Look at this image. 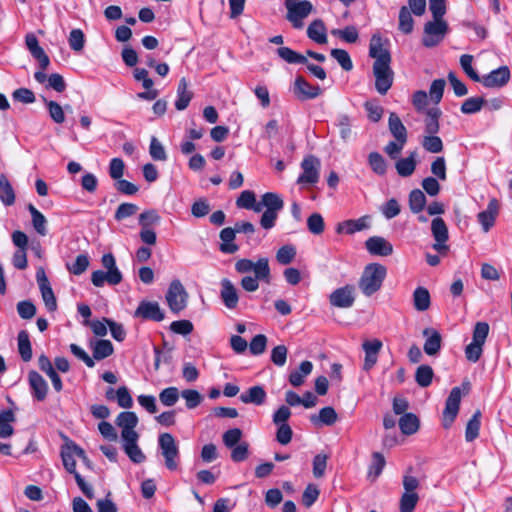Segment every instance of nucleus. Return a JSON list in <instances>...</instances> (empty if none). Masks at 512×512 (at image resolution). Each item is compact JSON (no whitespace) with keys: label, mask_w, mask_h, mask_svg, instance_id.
Wrapping results in <instances>:
<instances>
[{"label":"nucleus","mask_w":512,"mask_h":512,"mask_svg":"<svg viewBox=\"0 0 512 512\" xmlns=\"http://www.w3.org/2000/svg\"><path fill=\"white\" fill-rule=\"evenodd\" d=\"M70 48L75 52L83 50L85 45V36L81 29H72L68 38Z\"/></svg>","instance_id":"obj_58"},{"label":"nucleus","mask_w":512,"mask_h":512,"mask_svg":"<svg viewBox=\"0 0 512 512\" xmlns=\"http://www.w3.org/2000/svg\"><path fill=\"white\" fill-rule=\"evenodd\" d=\"M338 420V415L333 407L327 406L319 411L318 415H311L310 421L315 426H332Z\"/></svg>","instance_id":"obj_29"},{"label":"nucleus","mask_w":512,"mask_h":512,"mask_svg":"<svg viewBox=\"0 0 512 512\" xmlns=\"http://www.w3.org/2000/svg\"><path fill=\"white\" fill-rule=\"evenodd\" d=\"M0 200L6 206H11L15 202L14 190L4 174L0 175Z\"/></svg>","instance_id":"obj_44"},{"label":"nucleus","mask_w":512,"mask_h":512,"mask_svg":"<svg viewBox=\"0 0 512 512\" xmlns=\"http://www.w3.org/2000/svg\"><path fill=\"white\" fill-rule=\"evenodd\" d=\"M423 336L426 337L423 349L429 356L436 355L441 349L442 337L440 333L433 328L423 330Z\"/></svg>","instance_id":"obj_27"},{"label":"nucleus","mask_w":512,"mask_h":512,"mask_svg":"<svg viewBox=\"0 0 512 512\" xmlns=\"http://www.w3.org/2000/svg\"><path fill=\"white\" fill-rule=\"evenodd\" d=\"M481 416V411L476 410L468 421L465 429V439L467 442H472L478 437L481 425Z\"/></svg>","instance_id":"obj_40"},{"label":"nucleus","mask_w":512,"mask_h":512,"mask_svg":"<svg viewBox=\"0 0 512 512\" xmlns=\"http://www.w3.org/2000/svg\"><path fill=\"white\" fill-rule=\"evenodd\" d=\"M287 19L293 27L300 29L303 27V20L312 12L313 5L307 0L286 4Z\"/></svg>","instance_id":"obj_8"},{"label":"nucleus","mask_w":512,"mask_h":512,"mask_svg":"<svg viewBox=\"0 0 512 512\" xmlns=\"http://www.w3.org/2000/svg\"><path fill=\"white\" fill-rule=\"evenodd\" d=\"M25 42L31 55L39 62L41 69H47L50 60L43 48L40 47L37 37L30 33L26 35Z\"/></svg>","instance_id":"obj_21"},{"label":"nucleus","mask_w":512,"mask_h":512,"mask_svg":"<svg viewBox=\"0 0 512 512\" xmlns=\"http://www.w3.org/2000/svg\"><path fill=\"white\" fill-rule=\"evenodd\" d=\"M320 160L313 156H306L301 162L302 173L297 179L300 185H313L318 182L320 176Z\"/></svg>","instance_id":"obj_6"},{"label":"nucleus","mask_w":512,"mask_h":512,"mask_svg":"<svg viewBox=\"0 0 512 512\" xmlns=\"http://www.w3.org/2000/svg\"><path fill=\"white\" fill-rule=\"evenodd\" d=\"M220 297L228 309L232 310L237 307L239 301L237 289L233 283L226 278L221 281Z\"/></svg>","instance_id":"obj_25"},{"label":"nucleus","mask_w":512,"mask_h":512,"mask_svg":"<svg viewBox=\"0 0 512 512\" xmlns=\"http://www.w3.org/2000/svg\"><path fill=\"white\" fill-rule=\"evenodd\" d=\"M414 20L409 9L406 6L401 7L399 11V30L404 34H410L413 31Z\"/></svg>","instance_id":"obj_52"},{"label":"nucleus","mask_w":512,"mask_h":512,"mask_svg":"<svg viewBox=\"0 0 512 512\" xmlns=\"http://www.w3.org/2000/svg\"><path fill=\"white\" fill-rule=\"evenodd\" d=\"M441 116L440 109L434 107L426 112L425 133L437 134L440 130L439 118Z\"/></svg>","instance_id":"obj_41"},{"label":"nucleus","mask_w":512,"mask_h":512,"mask_svg":"<svg viewBox=\"0 0 512 512\" xmlns=\"http://www.w3.org/2000/svg\"><path fill=\"white\" fill-rule=\"evenodd\" d=\"M313 370V364L310 361L301 362L298 369L292 371L289 375V382L294 387H299L305 382V378L310 375Z\"/></svg>","instance_id":"obj_33"},{"label":"nucleus","mask_w":512,"mask_h":512,"mask_svg":"<svg viewBox=\"0 0 512 512\" xmlns=\"http://www.w3.org/2000/svg\"><path fill=\"white\" fill-rule=\"evenodd\" d=\"M51 119L57 123L62 124L65 121L64 108L59 103L53 100L44 99Z\"/></svg>","instance_id":"obj_54"},{"label":"nucleus","mask_w":512,"mask_h":512,"mask_svg":"<svg viewBox=\"0 0 512 512\" xmlns=\"http://www.w3.org/2000/svg\"><path fill=\"white\" fill-rule=\"evenodd\" d=\"M235 234V228L227 227L221 230L220 239L222 240V244L220 246V250L223 253L233 254L238 251L239 247L233 243Z\"/></svg>","instance_id":"obj_35"},{"label":"nucleus","mask_w":512,"mask_h":512,"mask_svg":"<svg viewBox=\"0 0 512 512\" xmlns=\"http://www.w3.org/2000/svg\"><path fill=\"white\" fill-rule=\"evenodd\" d=\"M28 210L32 217V224L34 229L41 236H45L47 234V220L45 216L38 211L32 204L28 205Z\"/></svg>","instance_id":"obj_46"},{"label":"nucleus","mask_w":512,"mask_h":512,"mask_svg":"<svg viewBox=\"0 0 512 512\" xmlns=\"http://www.w3.org/2000/svg\"><path fill=\"white\" fill-rule=\"evenodd\" d=\"M193 97V93L188 90L187 80L183 77L180 79L177 88V99L175 101V108L179 111L186 109Z\"/></svg>","instance_id":"obj_32"},{"label":"nucleus","mask_w":512,"mask_h":512,"mask_svg":"<svg viewBox=\"0 0 512 512\" xmlns=\"http://www.w3.org/2000/svg\"><path fill=\"white\" fill-rule=\"evenodd\" d=\"M417 153L411 152L408 157L406 158H400L395 163V169L399 176L401 177H409L411 176L417 165Z\"/></svg>","instance_id":"obj_30"},{"label":"nucleus","mask_w":512,"mask_h":512,"mask_svg":"<svg viewBox=\"0 0 512 512\" xmlns=\"http://www.w3.org/2000/svg\"><path fill=\"white\" fill-rule=\"evenodd\" d=\"M89 266V258L85 254L76 257L73 264H66L68 271L74 275H81Z\"/></svg>","instance_id":"obj_59"},{"label":"nucleus","mask_w":512,"mask_h":512,"mask_svg":"<svg viewBox=\"0 0 512 512\" xmlns=\"http://www.w3.org/2000/svg\"><path fill=\"white\" fill-rule=\"evenodd\" d=\"M182 398L185 400L186 407L188 409H194L200 405L203 400V396L194 389H186L181 392Z\"/></svg>","instance_id":"obj_61"},{"label":"nucleus","mask_w":512,"mask_h":512,"mask_svg":"<svg viewBox=\"0 0 512 512\" xmlns=\"http://www.w3.org/2000/svg\"><path fill=\"white\" fill-rule=\"evenodd\" d=\"M331 56L339 63L345 71H350L353 68L352 60L346 50L332 49Z\"/></svg>","instance_id":"obj_62"},{"label":"nucleus","mask_w":512,"mask_h":512,"mask_svg":"<svg viewBox=\"0 0 512 512\" xmlns=\"http://www.w3.org/2000/svg\"><path fill=\"white\" fill-rule=\"evenodd\" d=\"M375 88L381 95H385L393 84L394 73L390 63H373Z\"/></svg>","instance_id":"obj_9"},{"label":"nucleus","mask_w":512,"mask_h":512,"mask_svg":"<svg viewBox=\"0 0 512 512\" xmlns=\"http://www.w3.org/2000/svg\"><path fill=\"white\" fill-rule=\"evenodd\" d=\"M15 421V415L12 410H3L0 412V437L8 438L14 433L11 423Z\"/></svg>","instance_id":"obj_42"},{"label":"nucleus","mask_w":512,"mask_h":512,"mask_svg":"<svg viewBox=\"0 0 512 512\" xmlns=\"http://www.w3.org/2000/svg\"><path fill=\"white\" fill-rule=\"evenodd\" d=\"M158 444L167 469L174 471L179 464V447L170 433L159 435Z\"/></svg>","instance_id":"obj_3"},{"label":"nucleus","mask_w":512,"mask_h":512,"mask_svg":"<svg viewBox=\"0 0 512 512\" xmlns=\"http://www.w3.org/2000/svg\"><path fill=\"white\" fill-rule=\"evenodd\" d=\"M296 256V249L293 245H284L276 253V259L280 264L287 265Z\"/></svg>","instance_id":"obj_63"},{"label":"nucleus","mask_w":512,"mask_h":512,"mask_svg":"<svg viewBox=\"0 0 512 512\" xmlns=\"http://www.w3.org/2000/svg\"><path fill=\"white\" fill-rule=\"evenodd\" d=\"M426 196L420 189H414L409 194V208L413 214H419L426 205Z\"/></svg>","instance_id":"obj_45"},{"label":"nucleus","mask_w":512,"mask_h":512,"mask_svg":"<svg viewBox=\"0 0 512 512\" xmlns=\"http://www.w3.org/2000/svg\"><path fill=\"white\" fill-rule=\"evenodd\" d=\"M329 302L333 307L347 309L354 305L355 288L352 285H345L335 289L329 296Z\"/></svg>","instance_id":"obj_12"},{"label":"nucleus","mask_w":512,"mask_h":512,"mask_svg":"<svg viewBox=\"0 0 512 512\" xmlns=\"http://www.w3.org/2000/svg\"><path fill=\"white\" fill-rule=\"evenodd\" d=\"M422 147L430 153H440L443 150V142L436 134H426L421 140Z\"/></svg>","instance_id":"obj_49"},{"label":"nucleus","mask_w":512,"mask_h":512,"mask_svg":"<svg viewBox=\"0 0 512 512\" xmlns=\"http://www.w3.org/2000/svg\"><path fill=\"white\" fill-rule=\"evenodd\" d=\"M278 56L290 64H302L307 63V58L290 49L289 47H280L277 49Z\"/></svg>","instance_id":"obj_48"},{"label":"nucleus","mask_w":512,"mask_h":512,"mask_svg":"<svg viewBox=\"0 0 512 512\" xmlns=\"http://www.w3.org/2000/svg\"><path fill=\"white\" fill-rule=\"evenodd\" d=\"M91 281L96 287H102L105 282L110 285H117L122 281V274L116 271L104 272L97 270L92 273Z\"/></svg>","instance_id":"obj_28"},{"label":"nucleus","mask_w":512,"mask_h":512,"mask_svg":"<svg viewBox=\"0 0 512 512\" xmlns=\"http://www.w3.org/2000/svg\"><path fill=\"white\" fill-rule=\"evenodd\" d=\"M266 392L262 386L250 387L240 395V400L245 404L262 405L266 400Z\"/></svg>","instance_id":"obj_31"},{"label":"nucleus","mask_w":512,"mask_h":512,"mask_svg":"<svg viewBox=\"0 0 512 512\" xmlns=\"http://www.w3.org/2000/svg\"><path fill=\"white\" fill-rule=\"evenodd\" d=\"M419 419L413 413H405L399 419V428L404 435H412L419 429Z\"/></svg>","instance_id":"obj_37"},{"label":"nucleus","mask_w":512,"mask_h":512,"mask_svg":"<svg viewBox=\"0 0 512 512\" xmlns=\"http://www.w3.org/2000/svg\"><path fill=\"white\" fill-rule=\"evenodd\" d=\"M488 333L489 324L487 322H477L475 324L472 342L465 348V356L468 361L476 363L480 359Z\"/></svg>","instance_id":"obj_2"},{"label":"nucleus","mask_w":512,"mask_h":512,"mask_svg":"<svg viewBox=\"0 0 512 512\" xmlns=\"http://www.w3.org/2000/svg\"><path fill=\"white\" fill-rule=\"evenodd\" d=\"M386 267L379 263L368 264L359 279L358 286L365 296H372L380 290L386 277Z\"/></svg>","instance_id":"obj_1"},{"label":"nucleus","mask_w":512,"mask_h":512,"mask_svg":"<svg viewBox=\"0 0 512 512\" xmlns=\"http://www.w3.org/2000/svg\"><path fill=\"white\" fill-rule=\"evenodd\" d=\"M389 131L395 140L407 141V129L401 119L394 112H391L388 120Z\"/></svg>","instance_id":"obj_36"},{"label":"nucleus","mask_w":512,"mask_h":512,"mask_svg":"<svg viewBox=\"0 0 512 512\" xmlns=\"http://www.w3.org/2000/svg\"><path fill=\"white\" fill-rule=\"evenodd\" d=\"M114 349L109 340H98L93 347V358L102 360L112 355Z\"/></svg>","instance_id":"obj_50"},{"label":"nucleus","mask_w":512,"mask_h":512,"mask_svg":"<svg viewBox=\"0 0 512 512\" xmlns=\"http://www.w3.org/2000/svg\"><path fill=\"white\" fill-rule=\"evenodd\" d=\"M434 376L433 369L429 365H421L415 373V380L421 387H428L432 383Z\"/></svg>","instance_id":"obj_51"},{"label":"nucleus","mask_w":512,"mask_h":512,"mask_svg":"<svg viewBox=\"0 0 512 512\" xmlns=\"http://www.w3.org/2000/svg\"><path fill=\"white\" fill-rule=\"evenodd\" d=\"M36 280L41 291L42 299L45 303L46 308L53 312L57 309V301L54 292L49 283L48 277L46 276L43 267H39L36 272Z\"/></svg>","instance_id":"obj_13"},{"label":"nucleus","mask_w":512,"mask_h":512,"mask_svg":"<svg viewBox=\"0 0 512 512\" xmlns=\"http://www.w3.org/2000/svg\"><path fill=\"white\" fill-rule=\"evenodd\" d=\"M448 31V24L443 19L429 21L424 25V35L422 44L425 47H434L438 45L445 37Z\"/></svg>","instance_id":"obj_5"},{"label":"nucleus","mask_w":512,"mask_h":512,"mask_svg":"<svg viewBox=\"0 0 512 512\" xmlns=\"http://www.w3.org/2000/svg\"><path fill=\"white\" fill-rule=\"evenodd\" d=\"M499 210L500 204L498 200L496 198H491L487 208L478 213L477 220L484 232H488L494 226Z\"/></svg>","instance_id":"obj_14"},{"label":"nucleus","mask_w":512,"mask_h":512,"mask_svg":"<svg viewBox=\"0 0 512 512\" xmlns=\"http://www.w3.org/2000/svg\"><path fill=\"white\" fill-rule=\"evenodd\" d=\"M365 352L363 369L369 371L378 360V353L382 348V342L378 339L365 341L362 345Z\"/></svg>","instance_id":"obj_23"},{"label":"nucleus","mask_w":512,"mask_h":512,"mask_svg":"<svg viewBox=\"0 0 512 512\" xmlns=\"http://www.w3.org/2000/svg\"><path fill=\"white\" fill-rule=\"evenodd\" d=\"M139 435L122 439V448L129 459L134 463H142L146 456L138 445Z\"/></svg>","instance_id":"obj_22"},{"label":"nucleus","mask_w":512,"mask_h":512,"mask_svg":"<svg viewBox=\"0 0 512 512\" xmlns=\"http://www.w3.org/2000/svg\"><path fill=\"white\" fill-rule=\"evenodd\" d=\"M261 197H262V204L265 206L266 210H268V211L279 212L284 207V202H283L282 198L274 192H267V193L263 194Z\"/></svg>","instance_id":"obj_47"},{"label":"nucleus","mask_w":512,"mask_h":512,"mask_svg":"<svg viewBox=\"0 0 512 512\" xmlns=\"http://www.w3.org/2000/svg\"><path fill=\"white\" fill-rule=\"evenodd\" d=\"M368 165L371 170L378 176H385L388 169V164L385 158L378 152H371L368 155Z\"/></svg>","instance_id":"obj_38"},{"label":"nucleus","mask_w":512,"mask_h":512,"mask_svg":"<svg viewBox=\"0 0 512 512\" xmlns=\"http://www.w3.org/2000/svg\"><path fill=\"white\" fill-rule=\"evenodd\" d=\"M179 399V390L176 387L163 389L159 394L160 402L167 407L173 406Z\"/></svg>","instance_id":"obj_60"},{"label":"nucleus","mask_w":512,"mask_h":512,"mask_svg":"<svg viewBox=\"0 0 512 512\" xmlns=\"http://www.w3.org/2000/svg\"><path fill=\"white\" fill-rule=\"evenodd\" d=\"M431 304L429 291L424 287H418L413 292V305L417 311H426Z\"/></svg>","instance_id":"obj_39"},{"label":"nucleus","mask_w":512,"mask_h":512,"mask_svg":"<svg viewBox=\"0 0 512 512\" xmlns=\"http://www.w3.org/2000/svg\"><path fill=\"white\" fill-rule=\"evenodd\" d=\"M369 56L375 59L374 63H391L390 52L383 47L382 38L378 34L371 37Z\"/></svg>","instance_id":"obj_19"},{"label":"nucleus","mask_w":512,"mask_h":512,"mask_svg":"<svg viewBox=\"0 0 512 512\" xmlns=\"http://www.w3.org/2000/svg\"><path fill=\"white\" fill-rule=\"evenodd\" d=\"M307 36L318 44H326L327 33L323 21L317 19L311 22L307 28Z\"/></svg>","instance_id":"obj_34"},{"label":"nucleus","mask_w":512,"mask_h":512,"mask_svg":"<svg viewBox=\"0 0 512 512\" xmlns=\"http://www.w3.org/2000/svg\"><path fill=\"white\" fill-rule=\"evenodd\" d=\"M136 317L149 319L153 321H162L164 313L157 302L142 301L135 311Z\"/></svg>","instance_id":"obj_20"},{"label":"nucleus","mask_w":512,"mask_h":512,"mask_svg":"<svg viewBox=\"0 0 512 512\" xmlns=\"http://www.w3.org/2000/svg\"><path fill=\"white\" fill-rule=\"evenodd\" d=\"M18 351L23 361L28 362L32 358V347L29 334L26 330L18 333Z\"/></svg>","instance_id":"obj_43"},{"label":"nucleus","mask_w":512,"mask_h":512,"mask_svg":"<svg viewBox=\"0 0 512 512\" xmlns=\"http://www.w3.org/2000/svg\"><path fill=\"white\" fill-rule=\"evenodd\" d=\"M461 397L462 393L460 387L452 388L443 411V426L445 428H449L454 422L459 411Z\"/></svg>","instance_id":"obj_11"},{"label":"nucleus","mask_w":512,"mask_h":512,"mask_svg":"<svg viewBox=\"0 0 512 512\" xmlns=\"http://www.w3.org/2000/svg\"><path fill=\"white\" fill-rule=\"evenodd\" d=\"M235 269L239 273L253 271L257 278H264L266 283L270 282V267L267 258H260L255 263L249 259H240L236 262Z\"/></svg>","instance_id":"obj_7"},{"label":"nucleus","mask_w":512,"mask_h":512,"mask_svg":"<svg viewBox=\"0 0 512 512\" xmlns=\"http://www.w3.org/2000/svg\"><path fill=\"white\" fill-rule=\"evenodd\" d=\"M116 425L121 428V439L139 435L135 428L138 424V417L134 412H121L115 421Z\"/></svg>","instance_id":"obj_15"},{"label":"nucleus","mask_w":512,"mask_h":512,"mask_svg":"<svg viewBox=\"0 0 512 512\" xmlns=\"http://www.w3.org/2000/svg\"><path fill=\"white\" fill-rule=\"evenodd\" d=\"M307 227L312 234H322L325 228V224L321 214L313 213L311 216H309V218L307 219Z\"/></svg>","instance_id":"obj_64"},{"label":"nucleus","mask_w":512,"mask_h":512,"mask_svg":"<svg viewBox=\"0 0 512 512\" xmlns=\"http://www.w3.org/2000/svg\"><path fill=\"white\" fill-rule=\"evenodd\" d=\"M188 293L179 280H173L166 293V301L170 310L178 314L187 306Z\"/></svg>","instance_id":"obj_4"},{"label":"nucleus","mask_w":512,"mask_h":512,"mask_svg":"<svg viewBox=\"0 0 512 512\" xmlns=\"http://www.w3.org/2000/svg\"><path fill=\"white\" fill-rule=\"evenodd\" d=\"M321 93L318 86H313L302 76L295 79V94L301 100L314 99Z\"/></svg>","instance_id":"obj_26"},{"label":"nucleus","mask_w":512,"mask_h":512,"mask_svg":"<svg viewBox=\"0 0 512 512\" xmlns=\"http://www.w3.org/2000/svg\"><path fill=\"white\" fill-rule=\"evenodd\" d=\"M366 228V224L363 219L358 220H347L340 223L337 227V232H345L347 234H353L357 231H361Z\"/></svg>","instance_id":"obj_56"},{"label":"nucleus","mask_w":512,"mask_h":512,"mask_svg":"<svg viewBox=\"0 0 512 512\" xmlns=\"http://www.w3.org/2000/svg\"><path fill=\"white\" fill-rule=\"evenodd\" d=\"M331 34L347 43H356L359 38L358 30L355 26H346L344 29H333Z\"/></svg>","instance_id":"obj_53"},{"label":"nucleus","mask_w":512,"mask_h":512,"mask_svg":"<svg viewBox=\"0 0 512 512\" xmlns=\"http://www.w3.org/2000/svg\"><path fill=\"white\" fill-rule=\"evenodd\" d=\"M139 210V207L133 203H122L115 211L114 218L116 221H123L133 215Z\"/></svg>","instance_id":"obj_55"},{"label":"nucleus","mask_w":512,"mask_h":512,"mask_svg":"<svg viewBox=\"0 0 512 512\" xmlns=\"http://www.w3.org/2000/svg\"><path fill=\"white\" fill-rule=\"evenodd\" d=\"M38 366L39 369L50 378L55 391L60 392L63 389L62 380L57 374L53 363L45 354H41L38 357Z\"/></svg>","instance_id":"obj_24"},{"label":"nucleus","mask_w":512,"mask_h":512,"mask_svg":"<svg viewBox=\"0 0 512 512\" xmlns=\"http://www.w3.org/2000/svg\"><path fill=\"white\" fill-rule=\"evenodd\" d=\"M431 233L435 240L433 249L440 254H445L448 251L446 242L449 238L448 227L441 217H435L431 222Z\"/></svg>","instance_id":"obj_10"},{"label":"nucleus","mask_w":512,"mask_h":512,"mask_svg":"<svg viewBox=\"0 0 512 512\" xmlns=\"http://www.w3.org/2000/svg\"><path fill=\"white\" fill-rule=\"evenodd\" d=\"M419 501L417 493L404 492L400 498V512H413Z\"/></svg>","instance_id":"obj_57"},{"label":"nucleus","mask_w":512,"mask_h":512,"mask_svg":"<svg viewBox=\"0 0 512 512\" xmlns=\"http://www.w3.org/2000/svg\"><path fill=\"white\" fill-rule=\"evenodd\" d=\"M510 79V70L507 66H501L489 74L483 76L480 80L485 87H503Z\"/></svg>","instance_id":"obj_17"},{"label":"nucleus","mask_w":512,"mask_h":512,"mask_svg":"<svg viewBox=\"0 0 512 512\" xmlns=\"http://www.w3.org/2000/svg\"><path fill=\"white\" fill-rule=\"evenodd\" d=\"M365 247L372 255L389 256L393 253L392 244L380 236L368 238L365 242Z\"/></svg>","instance_id":"obj_18"},{"label":"nucleus","mask_w":512,"mask_h":512,"mask_svg":"<svg viewBox=\"0 0 512 512\" xmlns=\"http://www.w3.org/2000/svg\"><path fill=\"white\" fill-rule=\"evenodd\" d=\"M28 383L32 396L37 401H44L49 390L46 380L37 371L31 370L28 373Z\"/></svg>","instance_id":"obj_16"}]
</instances>
